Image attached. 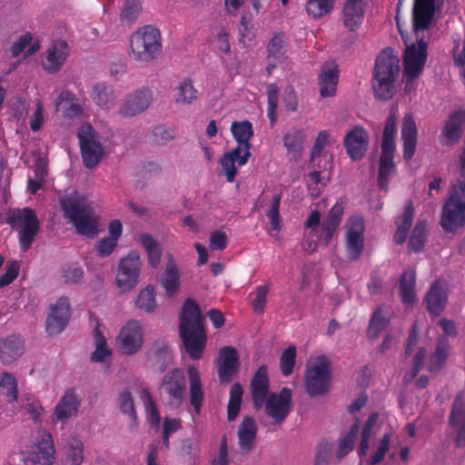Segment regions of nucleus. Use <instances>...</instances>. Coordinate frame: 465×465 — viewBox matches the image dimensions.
Instances as JSON below:
<instances>
[{
    "label": "nucleus",
    "instance_id": "obj_21",
    "mask_svg": "<svg viewBox=\"0 0 465 465\" xmlns=\"http://www.w3.org/2000/svg\"><path fill=\"white\" fill-rule=\"evenodd\" d=\"M81 405V398L75 389H67L58 403L54 407L52 415L53 422L61 421L66 423L72 417L75 416Z\"/></svg>",
    "mask_w": 465,
    "mask_h": 465
},
{
    "label": "nucleus",
    "instance_id": "obj_57",
    "mask_svg": "<svg viewBox=\"0 0 465 465\" xmlns=\"http://www.w3.org/2000/svg\"><path fill=\"white\" fill-rule=\"evenodd\" d=\"M94 337L96 347L90 359L93 362H102L111 355V351L107 348L106 340L98 328L94 330Z\"/></svg>",
    "mask_w": 465,
    "mask_h": 465
},
{
    "label": "nucleus",
    "instance_id": "obj_60",
    "mask_svg": "<svg viewBox=\"0 0 465 465\" xmlns=\"http://www.w3.org/2000/svg\"><path fill=\"white\" fill-rule=\"evenodd\" d=\"M268 108L267 115L272 124L277 120V108L279 98V87L276 84H270L267 86Z\"/></svg>",
    "mask_w": 465,
    "mask_h": 465
},
{
    "label": "nucleus",
    "instance_id": "obj_33",
    "mask_svg": "<svg viewBox=\"0 0 465 465\" xmlns=\"http://www.w3.org/2000/svg\"><path fill=\"white\" fill-rule=\"evenodd\" d=\"M257 431L258 428L254 418L243 417L237 430L238 444L242 450L249 452L253 449Z\"/></svg>",
    "mask_w": 465,
    "mask_h": 465
},
{
    "label": "nucleus",
    "instance_id": "obj_27",
    "mask_svg": "<svg viewBox=\"0 0 465 465\" xmlns=\"http://www.w3.org/2000/svg\"><path fill=\"white\" fill-rule=\"evenodd\" d=\"M448 302V293L440 281H435L428 290L424 303L428 312L432 317L440 316Z\"/></svg>",
    "mask_w": 465,
    "mask_h": 465
},
{
    "label": "nucleus",
    "instance_id": "obj_17",
    "mask_svg": "<svg viewBox=\"0 0 465 465\" xmlns=\"http://www.w3.org/2000/svg\"><path fill=\"white\" fill-rule=\"evenodd\" d=\"M71 315V307L67 297L59 298L51 306L46 318V331L49 335H56L66 327Z\"/></svg>",
    "mask_w": 465,
    "mask_h": 465
},
{
    "label": "nucleus",
    "instance_id": "obj_59",
    "mask_svg": "<svg viewBox=\"0 0 465 465\" xmlns=\"http://www.w3.org/2000/svg\"><path fill=\"white\" fill-rule=\"evenodd\" d=\"M282 201V193H276L272 197V203L269 210L266 212V216L270 221L271 230L279 232L281 230V217H280V204Z\"/></svg>",
    "mask_w": 465,
    "mask_h": 465
},
{
    "label": "nucleus",
    "instance_id": "obj_7",
    "mask_svg": "<svg viewBox=\"0 0 465 465\" xmlns=\"http://www.w3.org/2000/svg\"><path fill=\"white\" fill-rule=\"evenodd\" d=\"M331 376L328 359L324 355L318 356L305 371L304 385L309 396L314 398L329 392Z\"/></svg>",
    "mask_w": 465,
    "mask_h": 465
},
{
    "label": "nucleus",
    "instance_id": "obj_53",
    "mask_svg": "<svg viewBox=\"0 0 465 465\" xmlns=\"http://www.w3.org/2000/svg\"><path fill=\"white\" fill-rule=\"evenodd\" d=\"M334 7V0H307L306 12L312 18H321Z\"/></svg>",
    "mask_w": 465,
    "mask_h": 465
},
{
    "label": "nucleus",
    "instance_id": "obj_22",
    "mask_svg": "<svg viewBox=\"0 0 465 465\" xmlns=\"http://www.w3.org/2000/svg\"><path fill=\"white\" fill-rule=\"evenodd\" d=\"M436 12L435 0H413L412 29L415 34L430 29Z\"/></svg>",
    "mask_w": 465,
    "mask_h": 465
},
{
    "label": "nucleus",
    "instance_id": "obj_14",
    "mask_svg": "<svg viewBox=\"0 0 465 465\" xmlns=\"http://www.w3.org/2000/svg\"><path fill=\"white\" fill-rule=\"evenodd\" d=\"M263 406L266 414L276 423L283 422L292 411V391L284 387L279 393H271Z\"/></svg>",
    "mask_w": 465,
    "mask_h": 465
},
{
    "label": "nucleus",
    "instance_id": "obj_51",
    "mask_svg": "<svg viewBox=\"0 0 465 465\" xmlns=\"http://www.w3.org/2000/svg\"><path fill=\"white\" fill-rule=\"evenodd\" d=\"M360 425L359 420L352 424L347 434L341 439L337 450V458L342 459L347 456L354 447V440L359 433Z\"/></svg>",
    "mask_w": 465,
    "mask_h": 465
},
{
    "label": "nucleus",
    "instance_id": "obj_64",
    "mask_svg": "<svg viewBox=\"0 0 465 465\" xmlns=\"http://www.w3.org/2000/svg\"><path fill=\"white\" fill-rule=\"evenodd\" d=\"M153 143L163 145L174 138V131L165 125L155 126L153 130Z\"/></svg>",
    "mask_w": 465,
    "mask_h": 465
},
{
    "label": "nucleus",
    "instance_id": "obj_50",
    "mask_svg": "<svg viewBox=\"0 0 465 465\" xmlns=\"http://www.w3.org/2000/svg\"><path fill=\"white\" fill-rule=\"evenodd\" d=\"M426 221H418L415 224L409 241L410 252H420L426 241Z\"/></svg>",
    "mask_w": 465,
    "mask_h": 465
},
{
    "label": "nucleus",
    "instance_id": "obj_52",
    "mask_svg": "<svg viewBox=\"0 0 465 465\" xmlns=\"http://www.w3.org/2000/svg\"><path fill=\"white\" fill-rule=\"evenodd\" d=\"M397 117L395 114L391 113L388 116L381 138V148L384 150L396 149L395 135H396Z\"/></svg>",
    "mask_w": 465,
    "mask_h": 465
},
{
    "label": "nucleus",
    "instance_id": "obj_16",
    "mask_svg": "<svg viewBox=\"0 0 465 465\" xmlns=\"http://www.w3.org/2000/svg\"><path fill=\"white\" fill-rule=\"evenodd\" d=\"M449 424L455 430L454 444L458 449L465 447V392H459L452 403Z\"/></svg>",
    "mask_w": 465,
    "mask_h": 465
},
{
    "label": "nucleus",
    "instance_id": "obj_29",
    "mask_svg": "<svg viewBox=\"0 0 465 465\" xmlns=\"http://www.w3.org/2000/svg\"><path fill=\"white\" fill-rule=\"evenodd\" d=\"M343 214V206L336 203L329 211L326 218L322 223L321 233L318 241L322 246L327 247L334 236L339 225L341 224Z\"/></svg>",
    "mask_w": 465,
    "mask_h": 465
},
{
    "label": "nucleus",
    "instance_id": "obj_42",
    "mask_svg": "<svg viewBox=\"0 0 465 465\" xmlns=\"http://www.w3.org/2000/svg\"><path fill=\"white\" fill-rule=\"evenodd\" d=\"M231 132L235 141L243 145V149L251 147L250 140L253 136V128L251 122L245 120L242 122H232Z\"/></svg>",
    "mask_w": 465,
    "mask_h": 465
},
{
    "label": "nucleus",
    "instance_id": "obj_31",
    "mask_svg": "<svg viewBox=\"0 0 465 465\" xmlns=\"http://www.w3.org/2000/svg\"><path fill=\"white\" fill-rule=\"evenodd\" d=\"M365 15L363 0H346L342 9L343 25L350 31H356L362 24Z\"/></svg>",
    "mask_w": 465,
    "mask_h": 465
},
{
    "label": "nucleus",
    "instance_id": "obj_37",
    "mask_svg": "<svg viewBox=\"0 0 465 465\" xmlns=\"http://www.w3.org/2000/svg\"><path fill=\"white\" fill-rule=\"evenodd\" d=\"M395 149L390 148L384 150L381 148V153L379 162V184L381 189H386L389 183V176L393 171L395 165L393 162Z\"/></svg>",
    "mask_w": 465,
    "mask_h": 465
},
{
    "label": "nucleus",
    "instance_id": "obj_1",
    "mask_svg": "<svg viewBox=\"0 0 465 465\" xmlns=\"http://www.w3.org/2000/svg\"><path fill=\"white\" fill-rule=\"evenodd\" d=\"M179 333L188 356L193 360H200L206 346L207 336L200 306L192 298H187L183 305Z\"/></svg>",
    "mask_w": 465,
    "mask_h": 465
},
{
    "label": "nucleus",
    "instance_id": "obj_43",
    "mask_svg": "<svg viewBox=\"0 0 465 465\" xmlns=\"http://www.w3.org/2000/svg\"><path fill=\"white\" fill-rule=\"evenodd\" d=\"M117 404L121 413L131 420V426L137 425V413L132 392L125 389L117 397Z\"/></svg>",
    "mask_w": 465,
    "mask_h": 465
},
{
    "label": "nucleus",
    "instance_id": "obj_45",
    "mask_svg": "<svg viewBox=\"0 0 465 465\" xmlns=\"http://www.w3.org/2000/svg\"><path fill=\"white\" fill-rule=\"evenodd\" d=\"M198 91L194 88L193 81L190 78L183 79L174 94L175 102L180 104H191L196 101Z\"/></svg>",
    "mask_w": 465,
    "mask_h": 465
},
{
    "label": "nucleus",
    "instance_id": "obj_13",
    "mask_svg": "<svg viewBox=\"0 0 465 465\" xmlns=\"http://www.w3.org/2000/svg\"><path fill=\"white\" fill-rule=\"evenodd\" d=\"M141 266L140 256L135 252H131L120 261L116 282L123 292H129L137 285Z\"/></svg>",
    "mask_w": 465,
    "mask_h": 465
},
{
    "label": "nucleus",
    "instance_id": "obj_47",
    "mask_svg": "<svg viewBox=\"0 0 465 465\" xmlns=\"http://www.w3.org/2000/svg\"><path fill=\"white\" fill-rule=\"evenodd\" d=\"M243 390L239 382L232 385L230 390V397L227 405V420L229 421L234 420L240 411L242 401Z\"/></svg>",
    "mask_w": 465,
    "mask_h": 465
},
{
    "label": "nucleus",
    "instance_id": "obj_62",
    "mask_svg": "<svg viewBox=\"0 0 465 465\" xmlns=\"http://www.w3.org/2000/svg\"><path fill=\"white\" fill-rule=\"evenodd\" d=\"M143 401L145 413L148 420H150L152 425H159L161 420V415L156 406V403L154 402L151 393L148 391H144Z\"/></svg>",
    "mask_w": 465,
    "mask_h": 465
},
{
    "label": "nucleus",
    "instance_id": "obj_11",
    "mask_svg": "<svg viewBox=\"0 0 465 465\" xmlns=\"http://www.w3.org/2000/svg\"><path fill=\"white\" fill-rule=\"evenodd\" d=\"M144 341L143 330L136 320L127 322L120 330L116 342L124 355L131 356L137 353Z\"/></svg>",
    "mask_w": 465,
    "mask_h": 465
},
{
    "label": "nucleus",
    "instance_id": "obj_9",
    "mask_svg": "<svg viewBox=\"0 0 465 465\" xmlns=\"http://www.w3.org/2000/svg\"><path fill=\"white\" fill-rule=\"evenodd\" d=\"M160 391L165 397V404L170 410L179 409L186 392V379L183 371L174 368L165 373L161 381Z\"/></svg>",
    "mask_w": 465,
    "mask_h": 465
},
{
    "label": "nucleus",
    "instance_id": "obj_55",
    "mask_svg": "<svg viewBox=\"0 0 465 465\" xmlns=\"http://www.w3.org/2000/svg\"><path fill=\"white\" fill-rule=\"evenodd\" d=\"M388 323V320L383 315V312L381 308L374 311L369 324L367 331V336L371 340H376L381 331L385 329Z\"/></svg>",
    "mask_w": 465,
    "mask_h": 465
},
{
    "label": "nucleus",
    "instance_id": "obj_35",
    "mask_svg": "<svg viewBox=\"0 0 465 465\" xmlns=\"http://www.w3.org/2000/svg\"><path fill=\"white\" fill-rule=\"evenodd\" d=\"M464 116L465 114L461 111L455 112L450 115L441 132L440 143L442 144H453L460 138L461 124L464 121Z\"/></svg>",
    "mask_w": 465,
    "mask_h": 465
},
{
    "label": "nucleus",
    "instance_id": "obj_36",
    "mask_svg": "<svg viewBox=\"0 0 465 465\" xmlns=\"http://www.w3.org/2000/svg\"><path fill=\"white\" fill-rule=\"evenodd\" d=\"M416 272L405 270L400 278L399 292L404 304L412 305L416 300Z\"/></svg>",
    "mask_w": 465,
    "mask_h": 465
},
{
    "label": "nucleus",
    "instance_id": "obj_44",
    "mask_svg": "<svg viewBox=\"0 0 465 465\" xmlns=\"http://www.w3.org/2000/svg\"><path fill=\"white\" fill-rule=\"evenodd\" d=\"M282 141L288 153H292L295 156L303 149L305 134L302 130L292 128L284 134Z\"/></svg>",
    "mask_w": 465,
    "mask_h": 465
},
{
    "label": "nucleus",
    "instance_id": "obj_26",
    "mask_svg": "<svg viewBox=\"0 0 465 465\" xmlns=\"http://www.w3.org/2000/svg\"><path fill=\"white\" fill-rule=\"evenodd\" d=\"M69 54V47L65 41L57 40L51 44L46 51L43 68L48 74H55L61 70Z\"/></svg>",
    "mask_w": 465,
    "mask_h": 465
},
{
    "label": "nucleus",
    "instance_id": "obj_12",
    "mask_svg": "<svg viewBox=\"0 0 465 465\" xmlns=\"http://www.w3.org/2000/svg\"><path fill=\"white\" fill-rule=\"evenodd\" d=\"M153 101V92L148 87H141L129 93L121 104L118 114L131 118L146 111Z\"/></svg>",
    "mask_w": 465,
    "mask_h": 465
},
{
    "label": "nucleus",
    "instance_id": "obj_10",
    "mask_svg": "<svg viewBox=\"0 0 465 465\" xmlns=\"http://www.w3.org/2000/svg\"><path fill=\"white\" fill-rule=\"evenodd\" d=\"M428 59V44L420 39L417 43L406 45L403 53V74L411 78L420 77Z\"/></svg>",
    "mask_w": 465,
    "mask_h": 465
},
{
    "label": "nucleus",
    "instance_id": "obj_6",
    "mask_svg": "<svg viewBox=\"0 0 465 465\" xmlns=\"http://www.w3.org/2000/svg\"><path fill=\"white\" fill-rule=\"evenodd\" d=\"M6 214V223L13 230H19V245L22 252H27L39 231V220L35 211L29 207L15 208L8 210Z\"/></svg>",
    "mask_w": 465,
    "mask_h": 465
},
{
    "label": "nucleus",
    "instance_id": "obj_25",
    "mask_svg": "<svg viewBox=\"0 0 465 465\" xmlns=\"http://www.w3.org/2000/svg\"><path fill=\"white\" fill-rule=\"evenodd\" d=\"M28 460L33 465H53L54 460V447L50 433L43 432L40 440L30 452Z\"/></svg>",
    "mask_w": 465,
    "mask_h": 465
},
{
    "label": "nucleus",
    "instance_id": "obj_58",
    "mask_svg": "<svg viewBox=\"0 0 465 465\" xmlns=\"http://www.w3.org/2000/svg\"><path fill=\"white\" fill-rule=\"evenodd\" d=\"M67 458L72 465H81L84 461V443L75 437L68 440Z\"/></svg>",
    "mask_w": 465,
    "mask_h": 465
},
{
    "label": "nucleus",
    "instance_id": "obj_48",
    "mask_svg": "<svg viewBox=\"0 0 465 465\" xmlns=\"http://www.w3.org/2000/svg\"><path fill=\"white\" fill-rule=\"evenodd\" d=\"M156 293L153 286L148 285L141 290L136 301V307L146 313H152L157 307Z\"/></svg>",
    "mask_w": 465,
    "mask_h": 465
},
{
    "label": "nucleus",
    "instance_id": "obj_39",
    "mask_svg": "<svg viewBox=\"0 0 465 465\" xmlns=\"http://www.w3.org/2000/svg\"><path fill=\"white\" fill-rule=\"evenodd\" d=\"M138 241L146 251L150 265L153 268H156L161 262V245L151 234L147 232L141 233Z\"/></svg>",
    "mask_w": 465,
    "mask_h": 465
},
{
    "label": "nucleus",
    "instance_id": "obj_63",
    "mask_svg": "<svg viewBox=\"0 0 465 465\" xmlns=\"http://www.w3.org/2000/svg\"><path fill=\"white\" fill-rule=\"evenodd\" d=\"M20 271V262L18 261L8 262L5 267V272L0 276V288H4L12 283L18 276Z\"/></svg>",
    "mask_w": 465,
    "mask_h": 465
},
{
    "label": "nucleus",
    "instance_id": "obj_46",
    "mask_svg": "<svg viewBox=\"0 0 465 465\" xmlns=\"http://www.w3.org/2000/svg\"><path fill=\"white\" fill-rule=\"evenodd\" d=\"M284 35H274L267 45V61L284 62L286 60Z\"/></svg>",
    "mask_w": 465,
    "mask_h": 465
},
{
    "label": "nucleus",
    "instance_id": "obj_30",
    "mask_svg": "<svg viewBox=\"0 0 465 465\" xmlns=\"http://www.w3.org/2000/svg\"><path fill=\"white\" fill-rule=\"evenodd\" d=\"M25 352V341L20 335L12 334L0 340V360L3 364L15 362Z\"/></svg>",
    "mask_w": 465,
    "mask_h": 465
},
{
    "label": "nucleus",
    "instance_id": "obj_24",
    "mask_svg": "<svg viewBox=\"0 0 465 465\" xmlns=\"http://www.w3.org/2000/svg\"><path fill=\"white\" fill-rule=\"evenodd\" d=\"M269 388L268 368L263 364L255 371L250 384V392L255 409L259 410L264 405L265 400L270 395Z\"/></svg>",
    "mask_w": 465,
    "mask_h": 465
},
{
    "label": "nucleus",
    "instance_id": "obj_34",
    "mask_svg": "<svg viewBox=\"0 0 465 465\" xmlns=\"http://www.w3.org/2000/svg\"><path fill=\"white\" fill-rule=\"evenodd\" d=\"M339 71L333 64H325L319 75L320 94L322 97L334 96L337 91Z\"/></svg>",
    "mask_w": 465,
    "mask_h": 465
},
{
    "label": "nucleus",
    "instance_id": "obj_38",
    "mask_svg": "<svg viewBox=\"0 0 465 465\" xmlns=\"http://www.w3.org/2000/svg\"><path fill=\"white\" fill-rule=\"evenodd\" d=\"M161 284L168 297H173L180 289V273L176 264L171 262L167 264L161 277Z\"/></svg>",
    "mask_w": 465,
    "mask_h": 465
},
{
    "label": "nucleus",
    "instance_id": "obj_28",
    "mask_svg": "<svg viewBox=\"0 0 465 465\" xmlns=\"http://www.w3.org/2000/svg\"><path fill=\"white\" fill-rule=\"evenodd\" d=\"M187 376L189 381V401L196 415H200L204 401V391L201 374L194 365H189L187 368Z\"/></svg>",
    "mask_w": 465,
    "mask_h": 465
},
{
    "label": "nucleus",
    "instance_id": "obj_3",
    "mask_svg": "<svg viewBox=\"0 0 465 465\" xmlns=\"http://www.w3.org/2000/svg\"><path fill=\"white\" fill-rule=\"evenodd\" d=\"M440 224L444 232H454L465 225V169L460 167L442 205Z\"/></svg>",
    "mask_w": 465,
    "mask_h": 465
},
{
    "label": "nucleus",
    "instance_id": "obj_23",
    "mask_svg": "<svg viewBox=\"0 0 465 465\" xmlns=\"http://www.w3.org/2000/svg\"><path fill=\"white\" fill-rule=\"evenodd\" d=\"M350 223L351 226L347 231L346 252L350 260L356 261L363 250L364 222L361 217H352Z\"/></svg>",
    "mask_w": 465,
    "mask_h": 465
},
{
    "label": "nucleus",
    "instance_id": "obj_18",
    "mask_svg": "<svg viewBox=\"0 0 465 465\" xmlns=\"http://www.w3.org/2000/svg\"><path fill=\"white\" fill-rule=\"evenodd\" d=\"M370 136L361 125H355L350 130L343 140V145L350 158L354 161L361 160L368 149Z\"/></svg>",
    "mask_w": 465,
    "mask_h": 465
},
{
    "label": "nucleus",
    "instance_id": "obj_8",
    "mask_svg": "<svg viewBox=\"0 0 465 465\" xmlns=\"http://www.w3.org/2000/svg\"><path fill=\"white\" fill-rule=\"evenodd\" d=\"M77 137L84 166L88 169L96 167L104 153L99 134L90 124H84L77 131Z\"/></svg>",
    "mask_w": 465,
    "mask_h": 465
},
{
    "label": "nucleus",
    "instance_id": "obj_49",
    "mask_svg": "<svg viewBox=\"0 0 465 465\" xmlns=\"http://www.w3.org/2000/svg\"><path fill=\"white\" fill-rule=\"evenodd\" d=\"M320 223H321V213L319 210L315 209L310 213V215L307 218L305 224H304L305 228L311 230L308 234V238L311 239V241L308 243L309 244L308 248L311 250V252H314L316 250L318 244L322 245V243L318 241V236H320V234H318V228H319Z\"/></svg>",
    "mask_w": 465,
    "mask_h": 465
},
{
    "label": "nucleus",
    "instance_id": "obj_32",
    "mask_svg": "<svg viewBox=\"0 0 465 465\" xmlns=\"http://www.w3.org/2000/svg\"><path fill=\"white\" fill-rule=\"evenodd\" d=\"M418 130L411 114H405L401 124V139L403 142V158L410 161L415 154Z\"/></svg>",
    "mask_w": 465,
    "mask_h": 465
},
{
    "label": "nucleus",
    "instance_id": "obj_4",
    "mask_svg": "<svg viewBox=\"0 0 465 465\" xmlns=\"http://www.w3.org/2000/svg\"><path fill=\"white\" fill-rule=\"evenodd\" d=\"M162 35L152 25L137 28L129 39V57L141 64H149L162 54Z\"/></svg>",
    "mask_w": 465,
    "mask_h": 465
},
{
    "label": "nucleus",
    "instance_id": "obj_2",
    "mask_svg": "<svg viewBox=\"0 0 465 465\" xmlns=\"http://www.w3.org/2000/svg\"><path fill=\"white\" fill-rule=\"evenodd\" d=\"M60 206L78 234L90 239L98 234V218L84 196L74 192L60 200Z\"/></svg>",
    "mask_w": 465,
    "mask_h": 465
},
{
    "label": "nucleus",
    "instance_id": "obj_56",
    "mask_svg": "<svg viewBox=\"0 0 465 465\" xmlns=\"http://www.w3.org/2000/svg\"><path fill=\"white\" fill-rule=\"evenodd\" d=\"M297 350L294 345L288 346L282 353L280 358V368L284 377L290 376L295 365Z\"/></svg>",
    "mask_w": 465,
    "mask_h": 465
},
{
    "label": "nucleus",
    "instance_id": "obj_54",
    "mask_svg": "<svg viewBox=\"0 0 465 465\" xmlns=\"http://www.w3.org/2000/svg\"><path fill=\"white\" fill-rule=\"evenodd\" d=\"M142 12V0H126L121 12L122 24H134Z\"/></svg>",
    "mask_w": 465,
    "mask_h": 465
},
{
    "label": "nucleus",
    "instance_id": "obj_5",
    "mask_svg": "<svg viewBox=\"0 0 465 465\" xmlns=\"http://www.w3.org/2000/svg\"><path fill=\"white\" fill-rule=\"evenodd\" d=\"M399 74L398 56L391 50L381 52L376 58L372 74V88L376 98L386 101L392 97Z\"/></svg>",
    "mask_w": 465,
    "mask_h": 465
},
{
    "label": "nucleus",
    "instance_id": "obj_61",
    "mask_svg": "<svg viewBox=\"0 0 465 465\" xmlns=\"http://www.w3.org/2000/svg\"><path fill=\"white\" fill-rule=\"evenodd\" d=\"M84 276L83 269L77 263L65 264L62 269V279L64 283L76 284Z\"/></svg>",
    "mask_w": 465,
    "mask_h": 465
},
{
    "label": "nucleus",
    "instance_id": "obj_20",
    "mask_svg": "<svg viewBox=\"0 0 465 465\" xmlns=\"http://www.w3.org/2000/svg\"><path fill=\"white\" fill-rule=\"evenodd\" d=\"M311 163L313 170L308 174L307 186L311 195L318 197L326 184L331 181L332 174V159L324 160L323 164Z\"/></svg>",
    "mask_w": 465,
    "mask_h": 465
},
{
    "label": "nucleus",
    "instance_id": "obj_19",
    "mask_svg": "<svg viewBox=\"0 0 465 465\" xmlns=\"http://www.w3.org/2000/svg\"><path fill=\"white\" fill-rule=\"evenodd\" d=\"M146 361L152 369L163 372L173 361L172 351L163 339L152 341L145 352Z\"/></svg>",
    "mask_w": 465,
    "mask_h": 465
},
{
    "label": "nucleus",
    "instance_id": "obj_40",
    "mask_svg": "<svg viewBox=\"0 0 465 465\" xmlns=\"http://www.w3.org/2000/svg\"><path fill=\"white\" fill-rule=\"evenodd\" d=\"M450 343L448 339L441 338L438 341L435 351L430 356L427 370L430 372L441 369L449 356Z\"/></svg>",
    "mask_w": 465,
    "mask_h": 465
},
{
    "label": "nucleus",
    "instance_id": "obj_15",
    "mask_svg": "<svg viewBox=\"0 0 465 465\" xmlns=\"http://www.w3.org/2000/svg\"><path fill=\"white\" fill-rule=\"evenodd\" d=\"M219 381L230 383L239 371V355L235 348L225 346L220 349L215 360Z\"/></svg>",
    "mask_w": 465,
    "mask_h": 465
},
{
    "label": "nucleus",
    "instance_id": "obj_41",
    "mask_svg": "<svg viewBox=\"0 0 465 465\" xmlns=\"http://www.w3.org/2000/svg\"><path fill=\"white\" fill-rule=\"evenodd\" d=\"M93 101L100 107L109 109L114 103V92L112 87L104 83H98L94 85L91 93Z\"/></svg>",
    "mask_w": 465,
    "mask_h": 465
}]
</instances>
